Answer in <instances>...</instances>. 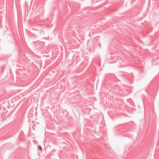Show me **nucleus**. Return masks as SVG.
Masks as SVG:
<instances>
[{"mask_svg":"<svg viewBox=\"0 0 159 159\" xmlns=\"http://www.w3.org/2000/svg\"><path fill=\"white\" fill-rule=\"evenodd\" d=\"M38 148H39V149L41 150H42V148L41 147V146H38Z\"/></svg>","mask_w":159,"mask_h":159,"instance_id":"obj_1","label":"nucleus"}]
</instances>
